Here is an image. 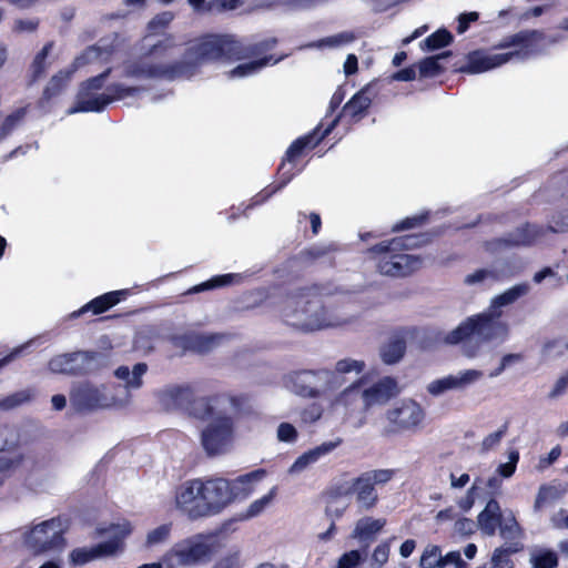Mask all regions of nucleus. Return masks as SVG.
Returning <instances> with one entry per match:
<instances>
[{"mask_svg":"<svg viewBox=\"0 0 568 568\" xmlns=\"http://www.w3.org/2000/svg\"><path fill=\"white\" fill-rule=\"evenodd\" d=\"M386 520L382 518L363 517L358 519L352 531V538L359 541H369L383 529Z\"/></svg>","mask_w":568,"mask_h":568,"instance_id":"cd10ccee","label":"nucleus"},{"mask_svg":"<svg viewBox=\"0 0 568 568\" xmlns=\"http://www.w3.org/2000/svg\"><path fill=\"white\" fill-rule=\"evenodd\" d=\"M567 388H568V374H565V375L560 376L555 382V384L552 385V387L548 394V397L550 399H556V398L560 397L561 395H564L566 393Z\"/></svg>","mask_w":568,"mask_h":568,"instance_id":"0e129e2a","label":"nucleus"},{"mask_svg":"<svg viewBox=\"0 0 568 568\" xmlns=\"http://www.w3.org/2000/svg\"><path fill=\"white\" fill-rule=\"evenodd\" d=\"M530 561L534 568H556L558 565L557 555L546 549L532 551Z\"/></svg>","mask_w":568,"mask_h":568,"instance_id":"49530a36","label":"nucleus"},{"mask_svg":"<svg viewBox=\"0 0 568 568\" xmlns=\"http://www.w3.org/2000/svg\"><path fill=\"white\" fill-rule=\"evenodd\" d=\"M362 389L364 409L384 405L399 392L396 379L389 376H385L373 384H366V378L364 377Z\"/></svg>","mask_w":568,"mask_h":568,"instance_id":"a211bd4d","label":"nucleus"},{"mask_svg":"<svg viewBox=\"0 0 568 568\" xmlns=\"http://www.w3.org/2000/svg\"><path fill=\"white\" fill-rule=\"evenodd\" d=\"M222 397H200L193 400L191 413L207 422L201 430V446L210 457L227 454L235 443V419L221 409Z\"/></svg>","mask_w":568,"mask_h":568,"instance_id":"423d86ee","label":"nucleus"},{"mask_svg":"<svg viewBox=\"0 0 568 568\" xmlns=\"http://www.w3.org/2000/svg\"><path fill=\"white\" fill-rule=\"evenodd\" d=\"M231 504L229 479L222 477L185 480L174 495L175 509L192 521L217 516Z\"/></svg>","mask_w":568,"mask_h":568,"instance_id":"20e7f679","label":"nucleus"},{"mask_svg":"<svg viewBox=\"0 0 568 568\" xmlns=\"http://www.w3.org/2000/svg\"><path fill=\"white\" fill-rule=\"evenodd\" d=\"M33 396L34 393L32 389H21L2 398L0 400V407L3 409H12L24 403L30 402L33 398Z\"/></svg>","mask_w":568,"mask_h":568,"instance_id":"09e8293b","label":"nucleus"},{"mask_svg":"<svg viewBox=\"0 0 568 568\" xmlns=\"http://www.w3.org/2000/svg\"><path fill=\"white\" fill-rule=\"evenodd\" d=\"M316 0H257L255 8L265 10L306 8Z\"/></svg>","mask_w":568,"mask_h":568,"instance_id":"ea45409f","label":"nucleus"},{"mask_svg":"<svg viewBox=\"0 0 568 568\" xmlns=\"http://www.w3.org/2000/svg\"><path fill=\"white\" fill-rule=\"evenodd\" d=\"M334 373L326 369L295 372L286 376L285 387L302 397H318L332 390Z\"/></svg>","mask_w":568,"mask_h":568,"instance_id":"2eb2a0df","label":"nucleus"},{"mask_svg":"<svg viewBox=\"0 0 568 568\" xmlns=\"http://www.w3.org/2000/svg\"><path fill=\"white\" fill-rule=\"evenodd\" d=\"M567 485L561 483L540 486L534 505L535 509L538 510L544 505L560 499L567 494Z\"/></svg>","mask_w":568,"mask_h":568,"instance_id":"473e14b6","label":"nucleus"},{"mask_svg":"<svg viewBox=\"0 0 568 568\" xmlns=\"http://www.w3.org/2000/svg\"><path fill=\"white\" fill-rule=\"evenodd\" d=\"M425 410L416 400L403 399L384 415L382 435L389 437L402 433H417L424 426Z\"/></svg>","mask_w":568,"mask_h":568,"instance_id":"9b49d317","label":"nucleus"},{"mask_svg":"<svg viewBox=\"0 0 568 568\" xmlns=\"http://www.w3.org/2000/svg\"><path fill=\"white\" fill-rule=\"evenodd\" d=\"M126 295V290H119L105 293L101 296L95 297L94 300L82 306L79 311L72 313V316L78 317L81 314L89 311H91L93 314H101L111 308L112 306L116 305Z\"/></svg>","mask_w":568,"mask_h":568,"instance_id":"a878e982","label":"nucleus"},{"mask_svg":"<svg viewBox=\"0 0 568 568\" xmlns=\"http://www.w3.org/2000/svg\"><path fill=\"white\" fill-rule=\"evenodd\" d=\"M26 114L27 106H19L2 119L7 135L10 134L23 121Z\"/></svg>","mask_w":568,"mask_h":568,"instance_id":"5fc2aeb1","label":"nucleus"},{"mask_svg":"<svg viewBox=\"0 0 568 568\" xmlns=\"http://www.w3.org/2000/svg\"><path fill=\"white\" fill-rule=\"evenodd\" d=\"M221 339L222 336L219 334H201L190 332L183 335H175L173 337V343L183 349L203 353L212 349L220 343Z\"/></svg>","mask_w":568,"mask_h":568,"instance_id":"b1692460","label":"nucleus"},{"mask_svg":"<svg viewBox=\"0 0 568 568\" xmlns=\"http://www.w3.org/2000/svg\"><path fill=\"white\" fill-rule=\"evenodd\" d=\"M477 486L473 485L464 497L458 499L457 505L464 511L468 513L475 504Z\"/></svg>","mask_w":568,"mask_h":568,"instance_id":"69168bd1","label":"nucleus"},{"mask_svg":"<svg viewBox=\"0 0 568 568\" xmlns=\"http://www.w3.org/2000/svg\"><path fill=\"white\" fill-rule=\"evenodd\" d=\"M128 398L114 394L110 386L92 381L75 383L70 392V403L78 412L124 409L128 407Z\"/></svg>","mask_w":568,"mask_h":568,"instance_id":"9d476101","label":"nucleus"},{"mask_svg":"<svg viewBox=\"0 0 568 568\" xmlns=\"http://www.w3.org/2000/svg\"><path fill=\"white\" fill-rule=\"evenodd\" d=\"M539 235V230L534 225H526L514 233L509 239L498 240L497 245H528L534 243Z\"/></svg>","mask_w":568,"mask_h":568,"instance_id":"c9c22d12","label":"nucleus"},{"mask_svg":"<svg viewBox=\"0 0 568 568\" xmlns=\"http://www.w3.org/2000/svg\"><path fill=\"white\" fill-rule=\"evenodd\" d=\"M112 54L113 48L109 45L97 44L87 48L74 59L68 70L61 71L57 75L52 77L45 89V94L51 97L58 93L59 90L69 81L72 73H74L78 69L89 64H103L110 62Z\"/></svg>","mask_w":568,"mask_h":568,"instance_id":"dca6fc26","label":"nucleus"},{"mask_svg":"<svg viewBox=\"0 0 568 568\" xmlns=\"http://www.w3.org/2000/svg\"><path fill=\"white\" fill-rule=\"evenodd\" d=\"M173 525L171 523L162 524L146 534L145 545L149 548L165 544L172 535Z\"/></svg>","mask_w":568,"mask_h":568,"instance_id":"37998d69","label":"nucleus"},{"mask_svg":"<svg viewBox=\"0 0 568 568\" xmlns=\"http://www.w3.org/2000/svg\"><path fill=\"white\" fill-rule=\"evenodd\" d=\"M348 491L342 481L333 484L326 493L325 516L329 521H337L347 511L351 506Z\"/></svg>","mask_w":568,"mask_h":568,"instance_id":"4be33fe9","label":"nucleus"},{"mask_svg":"<svg viewBox=\"0 0 568 568\" xmlns=\"http://www.w3.org/2000/svg\"><path fill=\"white\" fill-rule=\"evenodd\" d=\"M523 549V544L514 542L505 545L494 550L491 556V565L495 568H513V562L509 558L511 554L518 552Z\"/></svg>","mask_w":568,"mask_h":568,"instance_id":"58836bf2","label":"nucleus"},{"mask_svg":"<svg viewBox=\"0 0 568 568\" xmlns=\"http://www.w3.org/2000/svg\"><path fill=\"white\" fill-rule=\"evenodd\" d=\"M365 561V554L359 550L344 552L336 562L335 568H361Z\"/></svg>","mask_w":568,"mask_h":568,"instance_id":"3c124183","label":"nucleus"},{"mask_svg":"<svg viewBox=\"0 0 568 568\" xmlns=\"http://www.w3.org/2000/svg\"><path fill=\"white\" fill-rule=\"evenodd\" d=\"M73 355L71 354H61L54 356L49 362V369L52 373L57 374H69L74 375V368L72 367Z\"/></svg>","mask_w":568,"mask_h":568,"instance_id":"8fccbe9b","label":"nucleus"},{"mask_svg":"<svg viewBox=\"0 0 568 568\" xmlns=\"http://www.w3.org/2000/svg\"><path fill=\"white\" fill-rule=\"evenodd\" d=\"M73 362L72 367L74 368V375L88 374L97 371L102 364V356L91 352H75L72 353Z\"/></svg>","mask_w":568,"mask_h":568,"instance_id":"2f4dec72","label":"nucleus"},{"mask_svg":"<svg viewBox=\"0 0 568 568\" xmlns=\"http://www.w3.org/2000/svg\"><path fill=\"white\" fill-rule=\"evenodd\" d=\"M276 437L282 443L293 444L297 440L298 433L290 423H281L276 430Z\"/></svg>","mask_w":568,"mask_h":568,"instance_id":"13d9d810","label":"nucleus"},{"mask_svg":"<svg viewBox=\"0 0 568 568\" xmlns=\"http://www.w3.org/2000/svg\"><path fill=\"white\" fill-rule=\"evenodd\" d=\"M356 39V36L352 31H343L326 38H323L316 42L307 44V48H316V49H323V48H342L344 45H347L352 43Z\"/></svg>","mask_w":568,"mask_h":568,"instance_id":"e433bc0d","label":"nucleus"},{"mask_svg":"<svg viewBox=\"0 0 568 568\" xmlns=\"http://www.w3.org/2000/svg\"><path fill=\"white\" fill-rule=\"evenodd\" d=\"M239 43L226 36H205L189 43L182 62L163 63L159 60V47L153 45L150 54L123 65V75L134 80H174L190 77L192 68L220 58L241 59Z\"/></svg>","mask_w":568,"mask_h":568,"instance_id":"f257e3e1","label":"nucleus"},{"mask_svg":"<svg viewBox=\"0 0 568 568\" xmlns=\"http://www.w3.org/2000/svg\"><path fill=\"white\" fill-rule=\"evenodd\" d=\"M364 377H361L357 382L353 383L344 390H342L335 398L334 405L342 406L347 410H354L359 404L363 405V389L362 385Z\"/></svg>","mask_w":568,"mask_h":568,"instance_id":"c85d7f7f","label":"nucleus"},{"mask_svg":"<svg viewBox=\"0 0 568 568\" xmlns=\"http://www.w3.org/2000/svg\"><path fill=\"white\" fill-rule=\"evenodd\" d=\"M443 568L448 565H454L455 568H468L466 561L462 559L459 551H450L447 555L443 556Z\"/></svg>","mask_w":568,"mask_h":568,"instance_id":"338daca9","label":"nucleus"},{"mask_svg":"<svg viewBox=\"0 0 568 568\" xmlns=\"http://www.w3.org/2000/svg\"><path fill=\"white\" fill-rule=\"evenodd\" d=\"M453 41V36L446 29H440L427 37L420 47L423 50L433 51L448 45Z\"/></svg>","mask_w":568,"mask_h":568,"instance_id":"c03bdc74","label":"nucleus"},{"mask_svg":"<svg viewBox=\"0 0 568 568\" xmlns=\"http://www.w3.org/2000/svg\"><path fill=\"white\" fill-rule=\"evenodd\" d=\"M277 494V487L273 486L270 491L252 501L243 514L244 519H251L263 514L274 501Z\"/></svg>","mask_w":568,"mask_h":568,"instance_id":"4c0bfd02","label":"nucleus"},{"mask_svg":"<svg viewBox=\"0 0 568 568\" xmlns=\"http://www.w3.org/2000/svg\"><path fill=\"white\" fill-rule=\"evenodd\" d=\"M442 562L443 556L440 548L435 545H429L424 549L419 565L422 568H443Z\"/></svg>","mask_w":568,"mask_h":568,"instance_id":"de8ad7c7","label":"nucleus"},{"mask_svg":"<svg viewBox=\"0 0 568 568\" xmlns=\"http://www.w3.org/2000/svg\"><path fill=\"white\" fill-rule=\"evenodd\" d=\"M519 453L515 449L508 453V462L498 465L496 473L503 478H510L517 468Z\"/></svg>","mask_w":568,"mask_h":568,"instance_id":"6e6d98bb","label":"nucleus"},{"mask_svg":"<svg viewBox=\"0 0 568 568\" xmlns=\"http://www.w3.org/2000/svg\"><path fill=\"white\" fill-rule=\"evenodd\" d=\"M278 62V59L273 60L272 55L264 57L262 59H255L250 62L241 63L236 68L230 71L231 79H241L245 77L253 75L262 70L267 64H275Z\"/></svg>","mask_w":568,"mask_h":568,"instance_id":"f704fd0d","label":"nucleus"},{"mask_svg":"<svg viewBox=\"0 0 568 568\" xmlns=\"http://www.w3.org/2000/svg\"><path fill=\"white\" fill-rule=\"evenodd\" d=\"M341 439L324 442L321 445L304 452L287 468V476H290L291 478H296L301 476L303 473L310 470L322 458L331 454L335 448H337L341 445Z\"/></svg>","mask_w":568,"mask_h":568,"instance_id":"6ab92c4d","label":"nucleus"},{"mask_svg":"<svg viewBox=\"0 0 568 568\" xmlns=\"http://www.w3.org/2000/svg\"><path fill=\"white\" fill-rule=\"evenodd\" d=\"M132 531V525L124 520L113 524L101 532L108 536V540L92 547L78 548L70 554V559L74 565H84L98 557L112 556L122 549L123 539Z\"/></svg>","mask_w":568,"mask_h":568,"instance_id":"4468645a","label":"nucleus"},{"mask_svg":"<svg viewBox=\"0 0 568 568\" xmlns=\"http://www.w3.org/2000/svg\"><path fill=\"white\" fill-rule=\"evenodd\" d=\"M158 403L166 410L175 409L187 405L193 396L189 385H165L153 393Z\"/></svg>","mask_w":568,"mask_h":568,"instance_id":"412c9836","label":"nucleus"},{"mask_svg":"<svg viewBox=\"0 0 568 568\" xmlns=\"http://www.w3.org/2000/svg\"><path fill=\"white\" fill-rule=\"evenodd\" d=\"M478 18H479V14L477 12H475V11L467 12V13H462L458 17L457 32L459 34L465 33L467 31V29L469 28V23L477 21Z\"/></svg>","mask_w":568,"mask_h":568,"instance_id":"774afa93","label":"nucleus"},{"mask_svg":"<svg viewBox=\"0 0 568 568\" xmlns=\"http://www.w3.org/2000/svg\"><path fill=\"white\" fill-rule=\"evenodd\" d=\"M417 245L415 236L406 235L382 242L368 250L378 272L387 276H407L422 266V260L404 250Z\"/></svg>","mask_w":568,"mask_h":568,"instance_id":"0eeeda50","label":"nucleus"},{"mask_svg":"<svg viewBox=\"0 0 568 568\" xmlns=\"http://www.w3.org/2000/svg\"><path fill=\"white\" fill-rule=\"evenodd\" d=\"M65 528V523L62 519L51 518L30 528H24L20 536L27 549L33 554H41L64 546Z\"/></svg>","mask_w":568,"mask_h":568,"instance_id":"ddd939ff","label":"nucleus"},{"mask_svg":"<svg viewBox=\"0 0 568 568\" xmlns=\"http://www.w3.org/2000/svg\"><path fill=\"white\" fill-rule=\"evenodd\" d=\"M52 47H53L52 42L47 43L42 48V50L34 57L31 68H32L33 77L36 79L39 78L47 69V67H48L47 58H48L49 53L51 52Z\"/></svg>","mask_w":568,"mask_h":568,"instance_id":"603ef678","label":"nucleus"},{"mask_svg":"<svg viewBox=\"0 0 568 568\" xmlns=\"http://www.w3.org/2000/svg\"><path fill=\"white\" fill-rule=\"evenodd\" d=\"M335 123H336V121H334L323 132V134L320 138H317L316 136V132H314L312 134H308V135H305L303 138L297 139L288 148V150L286 151V159H285V161L282 163V165L280 168L281 176L283 179L282 185L286 184L292 179L293 174L291 173V170H292V164H293V161L295 160V158H297L305 148H313V146H315L320 142L321 139H323L325 135H327L332 131V129L334 128Z\"/></svg>","mask_w":568,"mask_h":568,"instance_id":"5701e85b","label":"nucleus"},{"mask_svg":"<svg viewBox=\"0 0 568 568\" xmlns=\"http://www.w3.org/2000/svg\"><path fill=\"white\" fill-rule=\"evenodd\" d=\"M235 278H240L237 274H225L211 278L207 282H204L193 288L194 292H202L205 290H211L220 286H225L232 284Z\"/></svg>","mask_w":568,"mask_h":568,"instance_id":"864d4df0","label":"nucleus"},{"mask_svg":"<svg viewBox=\"0 0 568 568\" xmlns=\"http://www.w3.org/2000/svg\"><path fill=\"white\" fill-rule=\"evenodd\" d=\"M148 372V365L144 363L135 364L132 369L128 366H120L114 371V376L122 381L123 387H114L112 392L119 396H128V407L132 403V392L138 390L143 385V376Z\"/></svg>","mask_w":568,"mask_h":568,"instance_id":"aec40b11","label":"nucleus"},{"mask_svg":"<svg viewBox=\"0 0 568 568\" xmlns=\"http://www.w3.org/2000/svg\"><path fill=\"white\" fill-rule=\"evenodd\" d=\"M266 476L265 469H256L251 473L241 475L233 480H229V488L231 489V503L241 498L251 496L260 481Z\"/></svg>","mask_w":568,"mask_h":568,"instance_id":"393cba45","label":"nucleus"},{"mask_svg":"<svg viewBox=\"0 0 568 568\" xmlns=\"http://www.w3.org/2000/svg\"><path fill=\"white\" fill-rule=\"evenodd\" d=\"M110 71L111 69H108L101 74L82 83L75 103L68 110V114L78 112H100L114 100L134 97L141 92L142 89L139 87H126L119 83L108 87L104 92H99L109 77Z\"/></svg>","mask_w":568,"mask_h":568,"instance_id":"1a4fd4ad","label":"nucleus"},{"mask_svg":"<svg viewBox=\"0 0 568 568\" xmlns=\"http://www.w3.org/2000/svg\"><path fill=\"white\" fill-rule=\"evenodd\" d=\"M173 20V13L170 11L162 12L154 17L148 24L149 34H158L164 30Z\"/></svg>","mask_w":568,"mask_h":568,"instance_id":"4d7b16f0","label":"nucleus"},{"mask_svg":"<svg viewBox=\"0 0 568 568\" xmlns=\"http://www.w3.org/2000/svg\"><path fill=\"white\" fill-rule=\"evenodd\" d=\"M529 291L528 283H520L495 296L485 312L467 317L456 328L445 334L444 343L460 344L463 355L471 359L479 355L483 344L504 342L508 336V325L496 320L501 316L503 307L515 303Z\"/></svg>","mask_w":568,"mask_h":568,"instance_id":"f03ea898","label":"nucleus"},{"mask_svg":"<svg viewBox=\"0 0 568 568\" xmlns=\"http://www.w3.org/2000/svg\"><path fill=\"white\" fill-rule=\"evenodd\" d=\"M406 342L402 334H394L381 349V357L386 364L397 363L405 353Z\"/></svg>","mask_w":568,"mask_h":568,"instance_id":"7c9ffc66","label":"nucleus"},{"mask_svg":"<svg viewBox=\"0 0 568 568\" xmlns=\"http://www.w3.org/2000/svg\"><path fill=\"white\" fill-rule=\"evenodd\" d=\"M39 20L36 18L29 19H17L13 24V31L16 32H34L38 29Z\"/></svg>","mask_w":568,"mask_h":568,"instance_id":"e2e57ef3","label":"nucleus"},{"mask_svg":"<svg viewBox=\"0 0 568 568\" xmlns=\"http://www.w3.org/2000/svg\"><path fill=\"white\" fill-rule=\"evenodd\" d=\"M365 368V363L363 361L354 359V358H344L336 363L335 369L332 372L335 374L336 378L331 383L332 389H334L337 385H339V375L355 373L361 374Z\"/></svg>","mask_w":568,"mask_h":568,"instance_id":"79ce46f5","label":"nucleus"},{"mask_svg":"<svg viewBox=\"0 0 568 568\" xmlns=\"http://www.w3.org/2000/svg\"><path fill=\"white\" fill-rule=\"evenodd\" d=\"M506 430H507V426L504 425L496 432L487 435L481 442V450L489 452V450L495 449L500 444L501 439L504 438Z\"/></svg>","mask_w":568,"mask_h":568,"instance_id":"bf43d9fd","label":"nucleus"},{"mask_svg":"<svg viewBox=\"0 0 568 568\" xmlns=\"http://www.w3.org/2000/svg\"><path fill=\"white\" fill-rule=\"evenodd\" d=\"M483 377L484 372L480 369H460L455 374H448L429 382L426 389L432 396L438 397L447 392H463L477 384Z\"/></svg>","mask_w":568,"mask_h":568,"instance_id":"f3484780","label":"nucleus"},{"mask_svg":"<svg viewBox=\"0 0 568 568\" xmlns=\"http://www.w3.org/2000/svg\"><path fill=\"white\" fill-rule=\"evenodd\" d=\"M283 321L300 331L315 332L345 326L355 317L331 300H324L313 288L291 293L281 308Z\"/></svg>","mask_w":568,"mask_h":568,"instance_id":"7ed1b4c3","label":"nucleus"},{"mask_svg":"<svg viewBox=\"0 0 568 568\" xmlns=\"http://www.w3.org/2000/svg\"><path fill=\"white\" fill-rule=\"evenodd\" d=\"M503 518L499 503L490 499L477 517L478 527L485 535L494 536Z\"/></svg>","mask_w":568,"mask_h":568,"instance_id":"bb28decb","label":"nucleus"},{"mask_svg":"<svg viewBox=\"0 0 568 568\" xmlns=\"http://www.w3.org/2000/svg\"><path fill=\"white\" fill-rule=\"evenodd\" d=\"M542 39L538 31H520L501 39L494 45L491 52L476 50L467 55V63L460 70L469 74H477L499 68L510 61H524L539 52L538 45Z\"/></svg>","mask_w":568,"mask_h":568,"instance_id":"39448f33","label":"nucleus"},{"mask_svg":"<svg viewBox=\"0 0 568 568\" xmlns=\"http://www.w3.org/2000/svg\"><path fill=\"white\" fill-rule=\"evenodd\" d=\"M394 475L395 470L393 469H373L364 471L357 477L341 481L349 496H354L358 509L371 510L378 503L376 485L388 483Z\"/></svg>","mask_w":568,"mask_h":568,"instance_id":"f8f14e48","label":"nucleus"},{"mask_svg":"<svg viewBox=\"0 0 568 568\" xmlns=\"http://www.w3.org/2000/svg\"><path fill=\"white\" fill-rule=\"evenodd\" d=\"M372 87L368 84L358 91L344 106L345 114L357 118L366 112L374 98Z\"/></svg>","mask_w":568,"mask_h":568,"instance_id":"c756f323","label":"nucleus"},{"mask_svg":"<svg viewBox=\"0 0 568 568\" xmlns=\"http://www.w3.org/2000/svg\"><path fill=\"white\" fill-rule=\"evenodd\" d=\"M498 527L499 534L501 538L505 539L506 545H511L514 542L521 544L524 532L511 511L504 516Z\"/></svg>","mask_w":568,"mask_h":568,"instance_id":"72a5a7b5","label":"nucleus"},{"mask_svg":"<svg viewBox=\"0 0 568 568\" xmlns=\"http://www.w3.org/2000/svg\"><path fill=\"white\" fill-rule=\"evenodd\" d=\"M240 567V551H232L219 559L212 568H239Z\"/></svg>","mask_w":568,"mask_h":568,"instance_id":"052dcab7","label":"nucleus"},{"mask_svg":"<svg viewBox=\"0 0 568 568\" xmlns=\"http://www.w3.org/2000/svg\"><path fill=\"white\" fill-rule=\"evenodd\" d=\"M389 545L387 542H383L378 545L372 556L373 564L377 565L378 568L387 562L389 556Z\"/></svg>","mask_w":568,"mask_h":568,"instance_id":"680f3d73","label":"nucleus"},{"mask_svg":"<svg viewBox=\"0 0 568 568\" xmlns=\"http://www.w3.org/2000/svg\"><path fill=\"white\" fill-rule=\"evenodd\" d=\"M217 532H200L175 542L158 562L161 568H191L211 561L219 549Z\"/></svg>","mask_w":568,"mask_h":568,"instance_id":"6e6552de","label":"nucleus"},{"mask_svg":"<svg viewBox=\"0 0 568 568\" xmlns=\"http://www.w3.org/2000/svg\"><path fill=\"white\" fill-rule=\"evenodd\" d=\"M22 462L23 455L17 452L0 455V487L22 465Z\"/></svg>","mask_w":568,"mask_h":568,"instance_id":"a19ab883","label":"nucleus"},{"mask_svg":"<svg viewBox=\"0 0 568 568\" xmlns=\"http://www.w3.org/2000/svg\"><path fill=\"white\" fill-rule=\"evenodd\" d=\"M449 52L426 58L418 63V70L422 78H433L440 73L442 67L439 60L449 55Z\"/></svg>","mask_w":568,"mask_h":568,"instance_id":"a18cd8bd","label":"nucleus"}]
</instances>
